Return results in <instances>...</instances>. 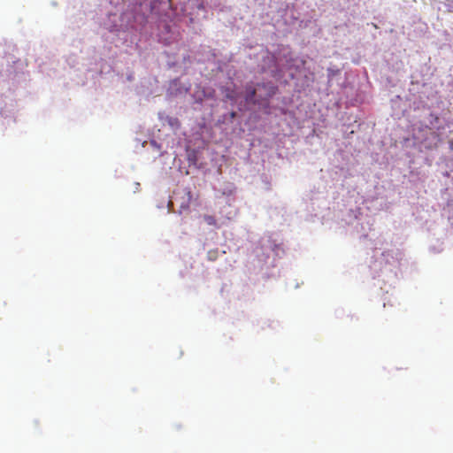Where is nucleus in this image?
I'll use <instances>...</instances> for the list:
<instances>
[{
	"label": "nucleus",
	"instance_id": "obj_3",
	"mask_svg": "<svg viewBox=\"0 0 453 453\" xmlns=\"http://www.w3.org/2000/svg\"><path fill=\"white\" fill-rule=\"evenodd\" d=\"M216 254H217L216 251H209L208 252V258L210 260H215L216 259Z\"/></svg>",
	"mask_w": 453,
	"mask_h": 453
},
{
	"label": "nucleus",
	"instance_id": "obj_2",
	"mask_svg": "<svg viewBox=\"0 0 453 453\" xmlns=\"http://www.w3.org/2000/svg\"><path fill=\"white\" fill-rule=\"evenodd\" d=\"M203 220L209 225V226H216L217 225V219L212 215H204Z\"/></svg>",
	"mask_w": 453,
	"mask_h": 453
},
{
	"label": "nucleus",
	"instance_id": "obj_4",
	"mask_svg": "<svg viewBox=\"0 0 453 453\" xmlns=\"http://www.w3.org/2000/svg\"><path fill=\"white\" fill-rule=\"evenodd\" d=\"M235 114H236V113H235L234 111H233V112L231 113V117H232V118H234V117H235Z\"/></svg>",
	"mask_w": 453,
	"mask_h": 453
},
{
	"label": "nucleus",
	"instance_id": "obj_1",
	"mask_svg": "<svg viewBox=\"0 0 453 453\" xmlns=\"http://www.w3.org/2000/svg\"><path fill=\"white\" fill-rule=\"evenodd\" d=\"M257 89L252 86H247L246 87V96L245 100L248 103H256L255 96H256Z\"/></svg>",
	"mask_w": 453,
	"mask_h": 453
}]
</instances>
